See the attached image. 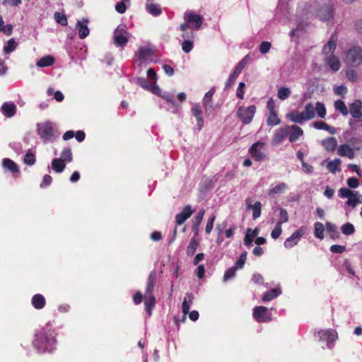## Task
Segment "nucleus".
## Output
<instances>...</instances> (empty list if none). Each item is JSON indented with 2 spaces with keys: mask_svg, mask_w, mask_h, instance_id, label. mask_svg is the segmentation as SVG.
I'll list each match as a JSON object with an SVG mask.
<instances>
[{
  "mask_svg": "<svg viewBox=\"0 0 362 362\" xmlns=\"http://www.w3.org/2000/svg\"><path fill=\"white\" fill-rule=\"evenodd\" d=\"M55 343L54 332L50 328L49 324L36 333L35 339L33 341L34 346L40 352L52 351L54 349Z\"/></svg>",
  "mask_w": 362,
  "mask_h": 362,
  "instance_id": "1",
  "label": "nucleus"
},
{
  "mask_svg": "<svg viewBox=\"0 0 362 362\" xmlns=\"http://www.w3.org/2000/svg\"><path fill=\"white\" fill-rule=\"evenodd\" d=\"M37 132L45 142L53 141L59 134L54 131V124L50 121L38 123L37 124Z\"/></svg>",
  "mask_w": 362,
  "mask_h": 362,
  "instance_id": "2",
  "label": "nucleus"
},
{
  "mask_svg": "<svg viewBox=\"0 0 362 362\" xmlns=\"http://www.w3.org/2000/svg\"><path fill=\"white\" fill-rule=\"evenodd\" d=\"M344 62L349 66H358L362 63L361 48L354 47L350 49L345 55Z\"/></svg>",
  "mask_w": 362,
  "mask_h": 362,
  "instance_id": "3",
  "label": "nucleus"
},
{
  "mask_svg": "<svg viewBox=\"0 0 362 362\" xmlns=\"http://www.w3.org/2000/svg\"><path fill=\"white\" fill-rule=\"evenodd\" d=\"M183 18L185 21L183 23L194 30L200 29L204 21V18L201 15L189 10L185 12Z\"/></svg>",
  "mask_w": 362,
  "mask_h": 362,
  "instance_id": "4",
  "label": "nucleus"
},
{
  "mask_svg": "<svg viewBox=\"0 0 362 362\" xmlns=\"http://www.w3.org/2000/svg\"><path fill=\"white\" fill-rule=\"evenodd\" d=\"M256 112V106L252 105L249 107L240 106L237 111V117L244 124H250Z\"/></svg>",
  "mask_w": 362,
  "mask_h": 362,
  "instance_id": "5",
  "label": "nucleus"
},
{
  "mask_svg": "<svg viewBox=\"0 0 362 362\" xmlns=\"http://www.w3.org/2000/svg\"><path fill=\"white\" fill-rule=\"evenodd\" d=\"M129 33L124 25H119L114 31L113 42L117 47H124L129 40Z\"/></svg>",
  "mask_w": 362,
  "mask_h": 362,
  "instance_id": "6",
  "label": "nucleus"
},
{
  "mask_svg": "<svg viewBox=\"0 0 362 362\" xmlns=\"http://www.w3.org/2000/svg\"><path fill=\"white\" fill-rule=\"evenodd\" d=\"M253 317L259 322H269L272 320V314L269 309L264 306H257L253 309Z\"/></svg>",
  "mask_w": 362,
  "mask_h": 362,
  "instance_id": "7",
  "label": "nucleus"
},
{
  "mask_svg": "<svg viewBox=\"0 0 362 362\" xmlns=\"http://www.w3.org/2000/svg\"><path fill=\"white\" fill-rule=\"evenodd\" d=\"M265 144L258 141L252 144L250 148V152L252 158H255L257 161H262L266 159V154L264 152Z\"/></svg>",
  "mask_w": 362,
  "mask_h": 362,
  "instance_id": "8",
  "label": "nucleus"
},
{
  "mask_svg": "<svg viewBox=\"0 0 362 362\" xmlns=\"http://www.w3.org/2000/svg\"><path fill=\"white\" fill-rule=\"evenodd\" d=\"M317 16L320 21H329L333 17V11L332 6L325 4L316 11Z\"/></svg>",
  "mask_w": 362,
  "mask_h": 362,
  "instance_id": "9",
  "label": "nucleus"
},
{
  "mask_svg": "<svg viewBox=\"0 0 362 362\" xmlns=\"http://www.w3.org/2000/svg\"><path fill=\"white\" fill-rule=\"evenodd\" d=\"M320 340L327 342V346L330 348L329 344L335 341L338 337L337 332L334 329L322 330L318 332Z\"/></svg>",
  "mask_w": 362,
  "mask_h": 362,
  "instance_id": "10",
  "label": "nucleus"
},
{
  "mask_svg": "<svg viewBox=\"0 0 362 362\" xmlns=\"http://www.w3.org/2000/svg\"><path fill=\"white\" fill-rule=\"evenodd\" d=\"M304 233L305 230L303 228L297 230L285 240L284 247L286 248H291L294 247L299 242Z\"/></svg>",
  "mask_w": 362,
  "mask_h": 362,
  "instance_id": "11",
  "label": "nucleus"
},
{
  "mask_svg": "<svg viewBox=\"0 0 362 362\" xmlns=\"http://www.w3.org/2000/svg\"><path fill=\"white\" fill-rule=\"evenodd\" d=\"M349 112L354 118L359 119L362 117V102L360 100H354L349 105Z\"/></svg>",
  "mask_w": 362,
  "mask_h": 362,
  "instance_id": "12",
  "label": "nucleus"
},
{
  "mask_svg": "<svg viewBox=\"0 0 362 362\" xmlns=\"http://www.w3.org/2000/svg\"><path fill=\"white\" fill-rule=\"evenodd\" d=\"M192 213L193 211L192 210L191 206L189 205L185 206L183 210L176 215V223L178 225L182 224L188 218L191 216Z\"/></svg>",
  "mask_w": 362,
  "mask_h": 362,
  "instance_id": "13",
  "label": "nucleus"
},
{
  "mask_svg": "<svg viewBox=\"0 0 362 362\" xmlns=\"http://www.w3.org/2000/svg\"><path fill=\"white\" fill-rule=\"evenodd\" d=\"M290 132V128L286 127L284 128H281L274 135L272 139L273 144H279L283 141V140L288 136Z\"/></svg>",
  "mask_w": 362,
  "mask_h": 362,
  "instance_id": "14",
  "label": "nucleus"
},
{
  "mask_svg": "<svg viewBox=\"0 0 362 362\" xmlns=\"http://www.w3.org/2000/svg\"><path fill=\"white\" fill-rule=\"evenodd\" d=\"M192 112L197 119L198 129L200 131L204 126V119L202 117V110L200 105L199 104H194L192 107Z\"/></svg>",
  "mask_w": 362,
  "mask_h": 362,
  "instance_id": "15",
  "label": "nucleus"
},
{
  "mask_svg": "<svg viewBox=\"0 0 362 362\" xmlns=\"http://www.w3.org/2000/svg\"><path fill=\"white\" fill-rule=\"evenodd\" d=\"M338 155L341 156H346L350 159L355 157V152L354 149L348 144H341L337 149Z\"/></svg>",
  "mask_w": 362,
  "mask_h": 362,
  "instance_id": "16",
  "label": "nucleus"
},
{
  "mask_svg": "<svg viewBox=\"0 0 362 362\" xmlns=\"http://www.w3.org/2000/svg\"><path fill=\"white\" fill-rule=\"evenodd\" d=\"M2 113L7 117H13L16 111V106L13 103L6 102L1 107Z\"/></svg>",
  "mask_w": 362,
  "mask_h": 362,
  "instance_id": "17",
  "label": "nucleus"
},
{
  "mask_svg": "<svg viewBox=\"0 0 362 362\" xmlns=\"http://www.w3.org/2000/svg\"><path fill=\"white\" fill-rule=\"evenodd\" d=\"M288 117L293 122L303 124V122L308 121V118L305 115L303 112L293 111L288 115Z\"/></svg>",
  "mask_w": 362,
  "mask_h": 362,
  "instance_id": "18",
  "label": "nucleus"
},
{
  "mask_svg": "<svg viewBox=\"0 0 362 362\" xmlns=\"http://www.w3.org/2000/svg\"><path fill=\"white\" fill-rule=\"evenodd\" d=\"M179 30L182 33L181 36L183 40H194L195 34L192 31V28L187 26V24H180Z\"/></svg>",
  "mask_w": 362,
  "mask_h": 362,
  "instance_id": "19",
  "label": "nucleus"
},
{
  "mask_svg": "<svg viewBox=\"0 0 362 362\" xmlns=\"http://www.w3.org/2000/svg\"><path fill=\"white\" fill-rule=\"evenodd\" d=\"M144 300L146 311L148 313V316H151L152 314V309L155 307L156 305V298L153 294H150L144 295Z\"/></svg>",
  "mask_w": 362,
  "mask_h": 362,
  "instance_id": "20",
  "label": "nucleus"
},
{
  "mask_svg": "<svg viewBox=\"0 0 362 362\" xmlns=\"http://www.w3.org/2000/svg\"><path fill=\"white\" fill-rule=\"evenodd\" d=\"M325 60L332 71H337L340 69L341 64L338 57L336 56L325 57Z\"/></svg>",
  "mask_w": 362,
  "mask_h": 362,
  "instance_id": "21",
  "label": "nucleus"
},
{
  "mask_svg": "<svg viewBox=\"0 0 362 362\" xmlns=\"http://www.w3.org/2000/svg\"><path fill=\"white\" fill-rule=\"evenodd\" d=\"M336 47V42L333 40V37H332L330 40L323 47L322 52L325 54V57L327 56H333Z\"/></svg>",
  "mask_w": 362,
  "mask_h": 362,
  "instance_id": "22",
  "label": "nucleus"
},
{
  "mask_svg": "<svg viewBox=\"0 0 362 362\" xmlns=\"http://www.w3.org/2000/svg\"><path fill=\"white\" fill-rule=\"evenodd\" d=\"M290 128V131L292 130L291 132H289L288 139L290 142L296 141L298 137L303 134V129L298 127L297 125H292L288 127Z\"/></svg>",
  "mask_w": 362,
  "mask_h": 362,
  "instance_id": "23",
  "label": "nucleus"
},
{
  "mask_svg": "<svg viewBox=\"0 0 362 362\" xmlns=\"http://www.w3.org/2000/svg\"><path fill=\"white\" fill-rule=\"evenodd\" d=\"M247 209L252 210V218L257 219L261 215L262 204L259 202H256L254 204H251L250 200H247Z\"/></svg>",
  "mask_w": 362,
  "mask_h": 362,
  "instance_id": "24",
  "label": "nucleus"
},
{
  "mask_svg": "<svg viewBox=\"0 0 362 362\" xmlns=\"http://www.w3.org/2000/svg\"><path fill=\"white\" fill-rule=\"evenodd\" d=\"M358 204H362V195L358 192H354L353 194L348 198L346 204L354 208Z\"/></svg>",
  "mask_w": 362,
  "mask_h": 362,
  "instance_id": "25",
  "label": "nucleus"
},
{
  "mask_svg": "<svg viewBox=\"0 0 362 362\" xmlns=\"http://www.w3.org/2000/svg\"><path fill=\"white\" fill-rule=\"evenodd\" d=\"M85 23L78 21L76 27L78 28V36L81 39H84L89 34V28L87 26L88 21H84Z\"/></svg>",
  "mask_w": 362,
  "mask_h": 362,
  "instance_id": "26",
  "label": "nucleus"
},
{
  "mask_svg": "<svg viewBox=\"0 0 362 362\" xmlns=\"http://www.w3.org/2000/svg\"><path fill=\"white\" fill-rule=\"evenodd\" d=\"M193 300V295L192 293H187L186 294V297L183 300L182 305V310L185 316L189 313L190 309V305L192 303Z\"/></svg>",
  "mask_w": 362,
  "mask_h": 362,
  "instance_id": "27",
  "label": "nucleus"
},
{
  "mask_svg": "<svg viewBox=\"0 0 362 362\" xmlns=\"http://www.w3.org/2000/svg\"><path fill=\"white\" fill-rule=\"evenodd\" d=\"M156 274L151 272L148 277L146 289L144 295L153 294L154 284L156 283Z\"/></svg>",
  "mask_w": 362,
  "mask_h": 362,
  "instance_id": "28",
  "label": "nucleus"
},
{
  "mask_svg": "<svg viewBox=\"0 0 362 362\" xmlns=\"http://www.w3.org/2000/svg\"><path fill=\"white\" fill-rule=\"evenodd\" d=\"M151 49L145 47H141L139 49L136 57L139 62V66H141L144 62H145L147 59L148 56L151 54Z\"/></svg>",
  "mask_w": 362,
  "mask_h": 362,
  "instance_id": "29",
  "label": "nucleus"
},
{
  "mask_svg": "<svg viewBox=\"0 0 362 362\" xmlns=\"http://www.w3.org/2000/svg\"><path fill=\"white\" fill-rule=\"evenodd\" d=\"M324 148L328 151H333L335 150L337 141L334 137H329L322 141Z\"/></svg>",
  "mask_w": 362,
  "mask_h": 362,
  "instance_id": "30",
  "label": "nucleus"
},
{
  "mask_svg": "<svg viewBox=\"0 0 362 362\" xmlns=\"http://www.w3.org/2000/svg\"><path fill=\"white\" fill-rule=\"evenodd\" d=\"M313 126L317 129H324L329 132L331 134H336V129L333 127L329 126L324 122L318 121L313 123Z\"/></svg>",
  "mask_w": 362,
  "mask_h": 362,
  "instance_id": "31",
  "label": "nucleus"
},
{
  "mask_svg": "<svg viewBox=\"0 0 362 362\" xmlns=\"http://www.w3.org/2000/svg\"><path fill=\"white\" fill-rule=\"evenodd\" d=\"M281 293L280 288H273L264 293L262 297V300L264 302L270 301L274 298H276Z\"/></svg>",
  "mask_w": 362,
  "mask_h": 362,
  "instance_id": "32",
  "label": "nucleus"
},
{
  "mask_svg": "<svg viewBox=\"0 0 362 362\" xmlns=\"http://www.w3.org/2000/svg\"><path fill=\"white\" fill-rule=\"evenodd\" d=\"M65 166V163L61 158H54L52 161V168L56 173L63 172Z\"/></svg>",
  "mask_w": 362,
  "mask_h": 362,
  "instance_id": "33",
  "label": "nucleus"
},
{
  "mask_svg": "<svg viewBox=\"0 0 362 362\" xmlns=\"http://www.w3.org/2000/svg\"><path fill=\"white\" fill-rule=\"evenodd\" d=\"M32 304L36 309H42L45 304V299L41 294H35L32 298Z\"/></svg>",
  "mask_w": 362,
  "mask_h": 362,
  "instance_id": "34",
  "label": "nucleus"
},
{
  "mask_svg": "<svg viewBox=\"0 0 362 362\" xmlns=\"http://www.w3.org/2000/svg\"><path fill=\"white\" fill-rule=\"evenodd\" d=\"M288 188V185L284 183L281 182L274 187L271 188L268 194L270 196L274 195V194H279L284 192Z\"/></svg>",
  "mask_w": 362,
  "mask_h": 362,
  "instance_id": "35",
  "label": "nucleus"
},
{
  "mask_svg": "<svg viewBox=\"0 0 362 362\" xmlns=\"http://www.w3.org/2000/svg\"><path fill=\"white\" fill-rule=\"evenodd\" d=\"M54 62V59L50 56H45L37 61L36 65L38 67H46L52 65Z\"/></svg>",
  "mask_w": 362,
  "mask_h": 362,
  "instance_id": "36",
  "label": "nucleus"
},
{
  "mask_svg": "<svg viewBox=\"0 0 362 362\" xmlns=\"http://www.w3.org/2000/svg\"><path fill=\"white\" fill-rule=\"evenodd\" d=\"M147 11L151 13L153 16H158L161 14L162 9L158 4H149L146 5Z\"/></svg>",
  "mask_w": 362,
  "mask_h": 362,
  "instance_id": "37",
  "label": "nucleus"
},
{
  "mask_svg": "<svg viewBox=\"0 0 362 362\" xmlns=\"http://www.w3.org/2000/svg\"><path fill=\"white\" fill-rule=\"evenodd\" d=\"M3 167L12 173H16L18 171V168L17 165L9 158H4L2 163Z\"/></svg>",
  "mask_w": 362,
  "mask_h": 362,
  "instance_id": "38",
  "label": "nucleus"
},
{
  "mask_svg": "<svg viewBox=\"0 0 362 362\" xmlns=\"http://www.w3.org/2000/svg\"><path fill=\"white\" fill-rule=\"evenodd\" d=\"M334 108L336 110L340 112L343 116H347L349 114V110L341 100H336L334 103Z\"/></svg>",
  "mask_w": 362,
  "mask_h": 362,
  "instance_id": "39",
  "label": "nucleus"
},
{
  "mask_svg": "<svg viewBox=\"0 0 362 362\" xmlns=\"http://www.w3.org/2000/svg\"><path fill=\"white\" fill-rule=\"evenodd\" d=\"M341 164V160L339 158H336L333 160L329 161L327 163V169L332 173H335L337 171H339V165Z\"/></svg>",
  "mask_w": 362,
  "mask_h": 362,
  "instance_id": "40",
  "label": "nucleus"
},
{
  "mask_svg": "<svg viewBox=\"0 0 362 362\" xmlns=\"http://www.w3.org/2000/svg\"><path fill=\"white\" fill-rule=\"evenodd\" d=\"M303 112L309 120L315 117V107L311 103L306 104Z\"/></svg>",
  "mask_w": 362,
  "mask_h": 362,
  "instance_id": "41",
  "label": "nucleus"
},
{
  "mask_svg": "<svg viewBox=\"0 0 362 362\" xmlns=\"http://www.w3.org/2000/svg\"><path fill=\"white\" fill-rule=\"evenodd\" d=\"M315 112L320 118H325L326 115V108L325 105L322 103L317 102L315 103Z\"/></svg>",
  "mask_w": 362,
  "mask_h": 362,
  "instance_id": "42",
  "label": "nucleus"
},
{
  "mask_svg": "<svg viewBox=\"0 0 362 362\" xmlns=\"http://www.w3.org/2000/svg\"><path fill=\"white\" fill-rule=\"evenodd\" d=\"M341 230L344 235H350L354 233L355 227L352 223H346L341 226Z\"/></svg>",
  "mask_w": 362,
  "mask_h": 362,
  "instance_id": "43",
  "label": "nucleus"
},
{
  "mask_svg": "<svg viewBox=\"0 0 362 362\" xmlns=\"http://www.w3.org/2000/svg\"><path fill=\"white\" fill-rule=\"evenodd\" d=\"M267 121L268 125L269 126H275L280 123V119L278 118L275 111L269 112V115Z\"/></svg>",
  "mask_w": 362,
  "mask_h": 362,
  "instance_id": "44",
  "label": "nucleus"
},
{
  "mask_svg": "<svg viewBox=\"0 0 362 362\" xmlns=\"http://www.w3.org/2000/svg\"><path fill=\"white\" fill-rule=\"evenodd\" d=\"M325 230V227L323 224L320 222H317L315 223V236L319 239H322L324 238L323 232Z\"/></svg>",
  "mask_w": 362,
  "mask_h": 362,
  "instance_id": "45",
  "label": "nucleus"
},
{
  "mask_svg": "<svg viewBox=\"0 0 362 362\" xmlns=\"http://www.w3.org/2000/svg\"><path fill=\"white\" fill-rule=\"evenodd\" d=\"M326 228L327 230L330 233V236L332 238L334 239L339 236V232L337 230V227L334 224L327 222L326 223Z\"/></svg>",
  "mask_w": 362,
  "mask_h": 362,
  "instance_id": "46",
  "label": "nucleus"
},
{
  "mask_svg": "<svg viewBox=\"0 0 362 362\" xmlns=\"http://www.w3.org/2000/svg\"><path fill=\"white\" fill-rule=\"evenodd\" d=\"M291 90L288 88L281 87L278 90V98L282 100L287 99L291 95Z\"/></svg>",
  "mask_w": 362,
  "mask_h": 362,
  "instance_id": "47",
  "label": "nucleus"
},
{
  "mask_svg": "<svg viewBox=\"0 0 362 362\" xmlns=\"http://www.w3.org/2000/svg\"><path fill=\"white\" fill-rule=\"evenodd\" d=\"M17 47V43L14 40V39L11 38L10 39L7 44L4 47V51L6 54H10L13 51L15 50V49Z\"/></svg>",
  "mask_w": 362,
  "mask_h": 362,
  "instance_id": "48",
  "label": "nucleus"
},
{
  "mask_svg": "<svg viewBox=\"0 0 362 362\" xmlns=\"http://www.w3.org/2000/svg\"><path fill=\"white\" fill-rule=\"evenodd\" d=\"M198 242L195 239H192L187 247L186 253L187 255H193L197 248Z\"/></svg>",
  "mask_w": 362,
  "mask_h": 362,
  "instance_id": "49",
  "label": "nucleus"
},
{
  "mask_svg": "<svg viewBox=\"0 0 362 362\" xmlns=\"http://www.w3.org/2000/svg\"><path fill=\"white\" fill-rule=\"evenodd\" d=\"M347 79L351 82H356L358 79V74L356 70L348 68L345 71Z\"/></svg>",
  "mask_w": 362,
  "mask_h": 362,
  "instance_id": "50",
  "label": "nucleus"
},
{
  "mask_svg": "<svg viewBox=\"0 0 362 362\" xmlns=\"http://www.w3.org/2000/svg\"><path fill=\"white\" fill-rule=\"evenodd\" d=\"M194 47V40H184L182 43V49L185 53H189Z\"/></svg>",
  "mask_w": 362,
  "mask_h": 362,
  "instance_id": "51",
  "label": "nucleus"
},
{
  "mask_svg": "<svg viewBox=\"0 0 362 362\" xmlns=\"http://www.w3.org/2000/svg\"><path fill=\"white\" fill-rule=\"evenodd\" d=\"M236 269H237V268H235V266L228 269L225 272L223 279V281H228L232 279L233 278H234L235 276V274H236Z\"/></svg>",
  "mask_w": 362,
  "mask_h": 362,
  "instance_id": "52",
  "label": "nucleus"
},
{
  "mask_svg": "<svg viewBox=\"0 0 362 362\" xmlns=\"http://www.w3.org/2000/svg\"><path fill=\"white\" fill-rule=\"evenodd\" d=\"M250 59V56L246 55L235 67L234 70L240 74Z\"/></svg>",
  "mask_w": 362,
  "mask_h": 362,
  "instance_id": "53",
  "label": "nucleus"
},
{
  "mask_svg": "<svg viewBox=\"0 0 362 362\" xmlns=\"http://www.w3.org/2000/svg\"><path fill=\"white\" fill-rule=\"evenodd\" d=\"M136 83L140 87L146 89V90H150L152 87V84H151L148 80L145 78H139L136 79Z\"/></svg>",
  "mask_w": 362,
  "mask_h": 362,
  "instance_id": "54",
  "label": "nucleus"
},
{
  "mask_svg": "<svg viewBox=\"0 0 362 362\" xmlns=\"http://www.w3.org/2000/svg\"><path fill=\"white\" fill-rule=\"evenodd\" d=\"M61 159L64 160V162H71L72 160V153L70 148H65L62 151L61 153Z\"/></svg>",
  "mask_w": 362,
  "mask_h": 362,
  "instance_id": "55",
  "label": "nucleus"
},
{
  "mask_svg": "<svg viewBox=\"0 0 362 362\" xmlns=\"http://www.w3.org/2000/svg\"><path fill=\"white\" fill-rule=\"evenodd\" d=\"M247 255V253L246 251L243 252L240 255L239 259L235 262V268L241 269L243 267V266L245 263V261H246Z\"/></svg>",
  "mask_w": 362,
  "mask_h": 362,
  "instance_id": "56",
  "label": "nucleus"
},
{
  "mask_svg": "<svg viewBox=\"0 0 362 362\" xmlns=\"http://www.w3.org/2000/svg\"><path fill=\"white\" fill-rule=\"evenodd\" d=\"M54 19L58 23H59L62 25H66L68 23L66 16L64 14H61L59 12H56L54 13Z\"/></svg>",
  "mask_w": 362,
  "mask_h": 362,
  "instance_id": "57",
  "label": "nucleus"
},
{
  "mask_svg": "<svg viewBox=\"0 0 362 362\" xmlns=\"http://www.w3.org/2000/svg\"><path fill=\"white\" fill-rule=\"evenodd\" d=\"M280 211V218L278 221V224L281 225L284 223H286L288 221V214L286 209L281 208Z\"/></svg>",
  "mask_w": 362,
  "mask_h": 362,
  "instance_id": "58",
  "label": "nucleus"
},
{
  "mask_svg": "<svg viewBox=\"0 0 362 362\" xmlns=\"http://www.w3.org/2000/svg\"><path fill=\"white\" fill-rule=\"evenodd\" d=\"M214 93V88H212L205 94L204 99H203L204 105L206 106L210 104Z\"/></svg>",
  "mask_w": 362,
  "mask_h": 362,
  "instance_id": "59",
  "label": "nucleus"
},
{
  "mask_svg": "<svg viewBox=\"0 0 362 362\" xmlns=\"http://www.w3.org/2000/svg\"><path fill=\"white\" fill-rule=\"evenodd\" d=\"M35 156L33 153H27L24 157V162L28 165H33L35 163Z\"/></svg>",
  "mask_w": 362,
  "mask_h": 362,
  "instance_id": "60",
  "label": "nucleus"
},
{
  "mask_svg": "<svg viewBox=\"0 0 362 362\" xmlns=\"http://www.w3.org/2000/svg\"><path fill=\"white\" fill-rule=\"evenodd\" d=\"M354 192L348 188L343 187L339 190V196L341 198H349L353 194Z\"/></svg>",
  "mask_w": 362,
  "mask_h": 362,
  "instance_id": "61",
  "label": "nucleus"
},
{
  "mask_svg": "<svg viewBox=\"0 0 362 362\" xmlns=\"http://www.w3.org/2000/svg\"><path fill=\"white\" fill-rule=\"evenodd\" d=\"M271 42L267 41L262 42L259 46V52L263 54H267L271 49Z\"/></svg>",
  "mask_w": 362,
  "mask_h": 362,
  "instance_id": "62",
  "label": "nucleus"
},
{
  "mask_svg": "<svg viewBox=\"0 0 362 362\" xmlns=\"http://www.w3.org/2000/svg\"><path fill=\"white\" fill-rule=\"evenodd\" d=\"M215 219H216L215 215H212L209 218L206 226V229H205L206 233L209 234L211 232L213 227H214V222Z\"/></svg>",
  "mask_w": 362,
  "mask_h": 362,
  "instance_id": "63",
  "label": "nucleus"
},
{
  "mask_svg": "<svg viewBox=\"0 0 362 362\" xmlns=\"http://www.w3.org/2000/svg\"><path fill=\"white\" fill-rule=\"evenodd\" d=\"M161 97L164 98L167 102L171 103L173 105H176V102L175 100V96L173 93H164Z\"/></svg>",
  "mask_w": 362,
  "mask_h": 362,
  "instance_id": "64",
  "label": "nucleus"
}]
</instances>
